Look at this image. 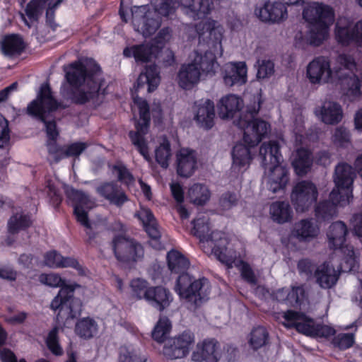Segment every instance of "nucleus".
I'll list each match as a JSON object with an SVG mask.
<instances>
[{"label": "nucleus", "instance_id": "obj_1", "mask_svg": "<svg viewBox=\"0 0 362 362\" xmlns=\"http://www.w3.org/2000/svg\"><path fill=\"white\" fill-rule=\"evenodd\" d=\"M71 70L66 72V79L69 87L66 90V96L73 104L83 105L92 102L95 108L103 102L100 95L107 94L103 88L105 82L101 76L102 69L94 60L86 64L76 61L70 64Z\"/></svg>", "mask_w": 362, "mask_h": 362}, {"label": "nucleus", "instance_id": "obj_2", "mask_svg": "<svg viewBox=\"0 0 362 362\" xmlns=\"http://www.w3.org/2000/svg\"><path fill=\"white\" fill-rule=\"evenodd\" d=\"M196 29L201 28L209 30L206 42L209 49L203 55L197 54L195 59L187 64L182 65L178 74L179 86L185 90L191 89L199 81L201 71L206 74H214L215 66L217 64L216 56L223 54V33L221 24H194Z\"/></svg>", "mask_w": 362, "mask_h": 362}, {"label": "nucleus", "instance_id": "obj_3", "mask_svg": "<svg viewBox=\"0 0 362 362\" xmlns=\"http://www.w3.org/2000/svg\"><path fill=\"white\" fill-rule=\"evenodd\" d=\"M260 109V103L257 107H247L245 115H240L237 120V126L243 130V141L236 144L232 150L233 165L239 170L249 165L252 159L250 148L257 146L268 134L270 124L262 119L255 118Z\"/></svg>", "mask_w": 362, "mask_h": 362}, {"label": "nucleus", "instance_id": "obj_4", "mask_svg": "<svg viewBox=\"0 0 362 362\" xmlns=\"http://www.w3.org/2000/svg\"><path fill=\"white\" fill-rule=\"evenodd\" d=\"M40 281L51 287H59L58 294L53 298L50 308L57 311L58 319L66 320L78 318L81 315L83 303L79 298L74 297L76 288L81 286L76 282H71L62 279L58 274H42Z\"/></svg>", "mask_w": 362, "mask_h": 362}, {"label": "nucleus", "instance_id": "obj_5", "mask_svg": "<svg viewBox=\"0 0 362 362\" xmlns=\"http://www.w3.org/2000/svg\"><path fill=\"white\" fill-rule=\"evenodd\" d=\"M66 107L54 97L49 83L45 82L40 85L35 99L28 105L26 112L45 124L47 141H57L59 132L57 122L54 119L48 121L47 117L59 109L64 110Z\"/></svg>", "mask_w": 362, "mask_h": 362}, {"label": "nucleus", "instance_id": "obj_6", "mask_svg": "<svg viewBox=\"0 0 362 362\" xmlns=\"http://www.w3.org/2000/svg\"><path fill=\"white\" fill-rule=\"evenodd\" d=\"M262 163L270 171L269 190L276 193L284 189L289 181V170L287 166L281 165V146L276 140L263 143L259 148Z\"/></svg>", "mask_w": 362, "mask_h": 362}, {"label": "nucleus", "instance_id": "obj_7", "mask_svg": "<svg viewBox=\"0 0 362 362\" xmlns=\"http://www.w3.org/2000/svg\"><path fill=\"white\" fill-rule=\"evenodd\" d=\"M175 291L180 299L197 308L209 299L211 286L206 277L197 279L189 274H182L177 278Z\"/></svg>", "mask_w": 362, "mask_h": 362}, {"label": "nucleus", "instance_id": "obj_8", "mask_svg": "<svg viewBox=\"0 0 362 362\" xmlns=\"http://www.w3.org/2000/svg\"><path fill=\"white\" fill-rule=\"evenodd\" d=\"M191 233L200 242H212V252L221 262L228 264L229 259L226 255L227 240L223 238V233L219 231H211L209 218L204 216L197 217L192 221Z\"/></svg>", "mask_w": 362, "mask_h": 362}, {"label": "nucleus", "instance_id": "obj_9", "mask_svg": "<svg viewBox=\"0 0 362 362\" xmlns=\"http://www.w3.org/2000/svg\"><path fill=\"white\" fill-rule=\"evenodd\" d=\"M348 234L346 225L341 221L332 223L327 231L329 245L331 249H340L345 254L341 263V269L344 272H351L358 267V260L354 247L344 245Z\"/></svg>", "mask_w": 362, "mask_h": 362}, {"label": "nucleus", "instance_id": "obj_10", "mask_svg": "<svg viewBox=\"0 0 362 362\" xmlns=\"http://www.w3.org/2000/svg\"><path fill=\"white\" fill-rule=\"evenodd\" d=\"M134 102L139 108V118L142 122L135 124L136 131L131 130L128 133L132 144L136 147L138 152L148 162L151 161L149 154L148 144L145 139V134L151 124L150 107L147 101L138 96L134 98Z\"/></svg>", "mask_w": 362, "mask_h": 362}, {"label": "nucleus", "instance_id": "obj_11", "mask_svg": "<svg viewBox=\"0 0 362 362\" xmlns=\"http://www.w3.org/2000/svg\"><path fill=\"white\" fill-rule=\"evenodd\" d=\"M111 246L115 258L122 263L134 264L144 257L143 245L124 233L114 235Z\"/></svg>", "mask_w": 362, "mask_h": 362}, {"label": "nucleus", "instance_id": "obj_12", "mask_svg": "<svg viewBox=\"0 0 362 362\" xmlns=\"http://www.w3.org/2000/svg\"><path fill=\"white\" fill-rule=\"evenodd\" d=\"M194 344V333L190 329H185L166 340L162 354L170 361L182 359L189 356Z\"/></svg>", "mask_w": 362, "mask_h": 362}, {"label": "nucleus", "instance_id": "obj_13", "mask_svg": "<svg viewBox=\"0 0 362 362\" xmlns=\"http://www.w3.org/2000/svg\"><path fill=\"white\" fill-rule=\"evenodd\" d=\"M337 62L345 69L351 71L339 78L341 92L348 97L356 98L362 95V78H360L353 71L356 70L357 64L354 57L348 54H340L337 58Z\"/></svg>", "mask_w": 362, "mask_h": 362}, {"label": "nucleus", "instance_id": "obj_14", "mask_svg": "<svg viewBox=\"0 0 362 362\" xmlns=\"http://www.w3.org/2000/svg\"><path fill=\"white\" fill-rule=\"evenodd\" d=\"M65 194L73 203L74 214L77 221L88 230L86 234L89 240L94 239L95 234L91 231V224L88 218V211L92 208L93 204L89 196L83 191L73 187L66 189Z\"/></svg>", "mask_w": 362, "mask_h": 362}, {"label": "nucleus", "instance_id": "obj_15", "mask_svg": "<svg viewBox=\"0 0 362 362\" xmlns=\"http://www.w3.org/2000/svg\"><path fill=\"white\" fill-rule=\"evenodd\" d=\"M318 191L316 185L309 180L298 182L291 194V202L298 213L308 211L317 202Z\"/></svg>", "mask_w": 362, "mask_h": 362}, {"label": "nucleus", "instance_id": "obj_16", "mask_svg": "<svg viewBox=\"0 0 362 362\" xmlns=\"http://www.w3.org/2000/svg\"><path fill=\"white\" fill-rule=\"evenodd\" d=\"M308 32L304 35L302 31L296 33L294 45L305 49L308 46L317 47L322 45L329 36V25L332 24H307Z\"/></svg>", "mask_w": 362, "mask_h": 362}, {"label": "nucleus", "instance_id": "obj_17", "mask_svg": "<svg viewBox=\"0 0 362 362\" xmlns=\"http://www.w3.org/2000/svg\"><path fill=\"white\" fill-rule=\"evenodd\" d=\"M221 356L220 342L216 338L206 337L197 343L191 359L194 362H218Z\"/></svg>", "mask_w": 362, "mask_h": 362}, {"label": "nucleus", "instance_id": "obj_18", "mask_svg": "<svg viewBox=\"0 0 362 362\" xmlns=\"http://www.w3.org/2000/svg\"><path fill=\"white\" fill-rule=\"evenodd\" d=\"M306 76L312 84L330 82L332 71L329 59L324 56L315 57L307 66Z\"/></svg>", "mask_w": 362, "mask_h": 362}, {"label": "nucleus", "instance_id": "obj_19", "mask_svg": "<svg viewBox=\"0 0 362 362\" xmlns=\"http://www.w3.org/2000/svg\"><path fill=\"white\" fill-rule=\"evenodd\" d=\"M347 195H341L338 190H332L329 200L320 201L315 208V216L318 221L332 219L338 205L344 206L349 204Z\"/></svg>", "mask_w": 362, "mask_h": 362}, {"label": "nucleus", "instance_id": "obj_20", "mask_svg": "<svg viewBox=\"0 0 362 362\" xmlns=\"http://www.w3.org/2000/svg\"><path fill=\"white\" fill-rule=\"evenodd\" d=\"M135 216L142 223L144 229L150 238L148 243L151 247L156 250H162L163 245L160 241L161 233L156 219L151 209L141 207L135 214Z\"/></svg>", "mask_w": 362, "mask_h": 362}, {"label": "nucleus", "instance_id": "obj_21", "mask_svg": "<svg viewBox=\"0 0 362 362\" xmlns=\"http://www.w3.org/2000/svg\"><path fill=\"white\" fill-rule=\"evenodd\" d=\"M355 177V173L352 166L346 163L338 164L334 171V182L336 188L332 190H338L341 195H347L348 201L353 198L352 185Z\"/></svg>", "mask_w": 362, "mask_h": 362}, {"label": "nucleus", "instance_id": "obj_22", "mask_svg": "<svg viewBox=\"0 0 362 362\" xmlns=\"http://www.w3.org/2000/svg\"><path fill=\"white\" fill-rule=\"evenodd\" d=\"M283 317L288 322V327L295 328L298 332L306 336H314L316 324L312 318L308 317L305 314L288 310L284 313Z\"/></svg>", "mask_w": 362, "mask_h": 362}, {"label": "nucleus", "instance_id": "obj_23", "mask_svg": "<svg viewBox=\"0 0 362 362\" xmlns=\"http://www.w3.org/2000/svg\"><path fill=\"white\" fill-rule=\"evenodd\" d=\"M255 14L263 23H279L288 18L286 5L279 2H267L262 7L256 8Z\"/></svg>", "mask_w": 362, "mask_h": 362}, {"label": "nucleus", "instance_id": "obj_24", "mask_svg": "<svg viewBox=\"0 0 362 362\" xmlns=\"http://www.w3.org/2000/svg\"><path fill=\"white\" fill-rule=\"evenodd\" d=\"M194 120L198 126L209 130L214 125L215 106L210 99H202L194 103Z\"/></svg>", "mask_w": 362, "mask_h": 362}, {"label": "nucleus", "instance_id": "obj_25", "mask_svg": "<svg viewBox=\"0 0 362 362\" xmlns=\"http://www.w3.org/2000/svg\"><path fill=\"white\" fill-rule=\"evenodd\" d=\"M160 52V47L154 44L144 42L126 47L123 55L127 58L134 57L137 63H146L153 58H156Z\"/></svg>", "mask_w": 362, "mask_h": 362}, {"label": "nucleus", "instance_id": "obj_26", "mask_svg": "<svg viewBox=\"0 0 362 362\" xmlns=\"http://www.w3.org/2000/svg\"><path fill=\"white\" fill-rule=\"evenodd\" d=\"M303 18L306 23H334V13L332 7L313 2L303 10Z\"/></svg>", "mask_w": 362, "mask_h": 362}, {"label": "nucleus", "instance_id": "obj_27", "mask_svg": "<svg viewBox=\"0 0 362 362\" xmlns=\"http://www.w3.org/2000/svg\"><path fill=\"white\" fill-rule=\"evenodd\" d=\"M336 24L335 39L339 45L342 47H348L352 44L362 47V24H354L351 28V24H346L344 27H340Z\"/></svg>", "mask_w": 362, "mask_h": 362}, {"label": "nucleus", "instance_id": "obj_28", "mask_svg": "<svg viewBox=\"0 0 362 362\" xmlns=\"http://www.w3.org/2000/svg\"><path fill=\"white\" fill-rule=\"evenodd\" d=\"M97 193L111 204L121 207L129 199L126 193L114 181L102 182L96 188Z\"/></svg>", "mask_w": 362, "mask_h": 362}, {"label": "nucleus", "instance_id": "obj_29", "mask_svg": "<svg viewBox=\"0 0 362 362\" xmlns=\"http://www.w3.org/2000/svg\"><path fill=\"white\" fill-rule=\"evenodd\" d=\"M247 68L245 62H233L228 64L223 74V82L227 86H242L247 82Z\"/></svg>", "mask_w": 362, "mask_h": 362}, {"label": "nucleus", "instance_id": "obj_30", "mask_svg": "<svg viewBox=\"0 0 362 362\" xmlns=\"http://www.w3.org/2000/svg\"><path fill=\"white\" fill-rule=\"evenodd\" d=\"M27 43L20 34H6L3 36L0 42L1 53L8 57L21 55L25 51Z\"/></svg>", "mask_w": 362, "mask_h": 362}, {"label": "nucleus", "instance_id": "obj_31", "mask_svg": "<svg viewBox=\"0 0 362 362\" xmlns=\"http://www.w3.org/2000/svg\"><path fill=\"white\" fill-rule=\"evenodd\" d=\"M170 291L162 286H151L148 288L146 300L159 311H163L170 306L173 301Z\"/></svg>", "mask_w": 362, "mask_h": 362}, {"label": "nucleus", "instance_id": "obj_32", "mask_svg": "<svg viewBox=\"0 0 362 362\" xmlns=\"http://www.w3.org/2000/svg\"><path fill=\"white\" fill-rule=\"evenodd\" d=\"M182 11L194 21L203 20L210 11L208 0H181Z\"/></svg>", "mask_w": 362, "mask_h": 362}, {"label": "nucleus", "instance_id": "obj_33", "mask_svg": "<svg viewBox=\"0 0 362 362\" xmlns=\"http://www.w3.org/2000/svg\"><path fill=\"white\" fill-rule=\"evenodd\" d=\"M319 228L314 224L312 218H303L296 222L292 230V235L300 242H309L316 238Z\"/></svg>", "mask_w": 362, "mask_h": 362}, {"label": "nucleus", "instance_id": "obj_34", "mask_svg": "<svg viewBox=\"0 0 362 362\" xmlns=\"http://www.w3.org/2000/svg\"><path fill=\"white\" fill-rule=\"evenodd\" d=\"M243 107V100L234 94L223 97L219 102V115L223 119H232Z\"/></svg>", "mask_w": 362, "mask_h": 362}, {"label": "nucleus", "instance_id": "obj_35", "mask_svg": "<svg viewBox=\"0 0 362 362\" xmlns=\"http://www.w3.org/2000/svg\"><path fill=\"white\" fill-rule=\"evenodd\" d=\"M313 162L312 152L308 148L300 147L296 150L291 165L295 173L302 177L311 170Z\"/></svg>", "mask_w": 362, "mask_h": 362}, {"label": "nucleus", "instance_id": "obj_36", "mask_svg": "<svg viewBox=\"0 0 362 362\" xmlns=\"http://www.w3.org/2000/svg\"><path fill=\"white\" fill-rule=\"evenodd\" d=\"M177 173L189 177L197 168V158L192 150H184L177 155Z\"/></svg>", "mask_w": 362, "mask_h": 362}, {"label": "nucleus", "instance_id": "obj_37", "mask_svg": "<svg viewBox=\"0 0 362 362\" xmlns=\"http://www.w3.org/2000/svg\"><path fill=\"white\" fill-rule=\"evenodd\" d=\"M317 115L325 124H337L342 119L343 111L339 103L326 101L322 105Z\"/></svg>", "mask_w": 362, "mask_h": 362}, {"label": "nucleus", "instance_id": "obj_38", "mask_svg": "<svg viewBox=\"0 0 362 362\" xmlns=\"http://www.w3.org/2000/svg\"><path fill=\"white\" fill-rule=\"evenodd\" d=\"M316 282L322 288H331L337 284L339 274L334 268H331L327 262L320 264L315 271Z\"/></svg>", "mask_w": 362, "mask_h": 362}, {"label": "nucleus", "instance_id": "obj_39", "mask_svg": "<svg viewBox=\"0 0 362 362\" xmlns=\"http://www.w3.org/2000/svg\"><path fill=\"white\" fill-rule=\"evenodd\" d=\"M160 81L158 67L155 64L146 66L144 72L139 76L136 83L137 88H140L145 83L148 86V92H153L158 86Z\"/></svg>", "mask_w": 362, "mask_h": 362}, {"label": "nucleus", "instance_id": "obj_40", "mask_svg": "<svg viewBox=\"0 0 362 362\" xmlns=\"http://www.w3.org/2000/svg\"><path fill=\"white\" fill-rule=\"evenodd\" d=\"M33 223V220L30 214L16 212L8 221V232L11 235L18 234L20 231L28 230L32 226Z\"/></svg>", "mask_w": 362, "mask_h": 362}, {"label": "nucleus", "instance_id": "obj_41", "mask_svg": "<svg viewBox=\"0 0 362 362\" xmlns=\"http://www.w3.org/2000/svg\"><path fill=\"white\" fill-rule=\"evenodd\" d=\"M167 264L171 273L188 274L186 272L189 267V259L177 250L172 249L167 253Z\"/></svg>", "mask_w": 362, "mask_h": 362}, {"label": "nucleus", "instance_id": "obj_42", "mask_svg": "<svg viewBox=\"0 0 362 362\" xmlns=\"http://www.w3.org/2000/svg\"><path fill=\"white\" fill-rule=\"evenodd\" d=\"M270 214L273 221L277 223L289 222L293 218V210L286 201H276L270 206Z\"/></svg>", "mask_w": 362, "mask_h": 362}, {"label": "nucleus", "instance_id": "obj_43", "mask_svg": "<svg viewBox=\"0 0 362 362\" xmlns=\"http://www.w3.org/2000/svg\"><path fill=\"white\" fill-rule=\"evenodd\" d=\"M97 329L98 325L96 322L89 317L79 319L76 322L74 328L76 334L80 338L84 339H88L93 337Z\"/></svg>", "mask_w": 362, "mask_h": 362}, {"label": "nucleus", "instance_id": "obj_44", "mask_svg": "<svg viewBox=\"0 0 362 362\" xmlns=\"http://www.w3.org/2000/svg\"><path fill=\"white\" fill-rule=\"evenodd\" d=\"M191 202L197 206H204L211 197V192L204 184L195 183L188 192Z\"/></svg>", "mask_w": 362, "mask_h": 362}, {"label": "nucleus", "instance_id": "obj_45", "mask_svg": "<svg viewBox=\"0 0 362 362\" xmlns=\"http://www.w3.org/2000/svg\"><path fill=\"white\" fill-rule=\"evenodd\" d=\"M171 329L172 324L168 317H160L152 331V339L159 344L165 343Z\"/></svg>", "mask_w": 362, "mask_h": 362}, {"label": "nucleus", "instance_id": "obj_46", "mask_svg": "<svg viewBox=\"0 0 362 362\" xmlns=\"http://www.w3.org/2000/svg\"><path fill=\"white\" fill-rule=\"evenodd\" d=\"M171 157V144L167 137H164L162 142L155 149L156 161L162 168L167 169Z\"/></svg>", "mask_w": 362, "mask_h": 362}, {"label": "nucleus", "instance_id": "obj_47", "mask_svg": "<svg viewBox=\"0 0 362 362\" xmlns=\"http://www.w3.org/2000/svg\"><path fill=\"white\" fill-rule=\"evenodd\" d=\"M131 19L138 23H148L150 21H158L156 18V11H153L148 5L133 6L130 8Z\"/></svg>", "mask_w": 362, "mask_h": 362}, {"label": "nucleus", "instance_id": "obj_48", "mask_svg": "<svg viewBox=\"0 0 362 362\" xmlns=\"http://www.w3.org/2000/svg\"><path fill=\"white\" fill-rule=\"evenodd\" d=\"M269 334L267 329L263 326L254 327L250 332L249 344L254 350H258L267 344Z\"/></svg>", "mask_w": 362, "mask_h": 362}, {"label": "nucleus", "instance_id": "obj_49", "mask_svg": "<svg viewBox=\"0 0 362 362\" xmlns=\"http://www.w3.org/2000/svg\"><path fill=\"white\" fill-rule=\"evenodd\" d=\"M59 327L54 325L47 334L45 339V344L49 351L56 356H61L64 354L62 346L59 343Z\"/></svg>", "mask_w": 362, "mask_h": 362}, {"label": "nucleus", "instance_id": "obj_50", "mask_svg": "<svg viewBox=\"0 0 362 362\" xmlns=\"http://www.w3.org/2000/svg\"><path fill=\"white\" fill-rule=\"evenodd\" d=\"M52 0H31L25 8V13L31 21H37L43 11L50 6Z\"/></svg>", "mask_w": 362, "mask_h": 362}, {"label": "nucleus", "instance_id": "obj_51", "mask_svg": "<svg viewBox=\"0 0 362 362\" xmlns=\"http://www.w3.org/2000/svg\"><path fill=\"white\" fill-rule=\"evenodd\" d=\"M153 11H156V18L158 16L163 17L171 16L175 11V0H151Z\"/></svg>", "mask_w": 362, "mask_h": 362}, {"label": "nucleus", "instance_id": "obj_52", "mask_svg": "<svg viewBox=\"0 0 362 362\" xmlns=\"http://www.w3.org/2000/svg\"><path fill=\"white\" fill-rule=\"evenodd\" d=\"M111 169L112 172L117 173V180L121 183L129 186L134 181V175L122 161L117 162Z\"/></svg>", "mask_w": 362, "mask_h": 362}, {"label": "nucleus", "instance_id": "obj_53", "mask_svg": "<svg viewBox=\"0 0 362 362\" xmlns=\"http://www.w3.org/2000/svg\"><path fill=\"white\" fill-rule=\"evenodd\" d=\"M46 146L48 154L54 163H58L62 160L67 158L66 145L61 146L57 144V141H47Z\"/></svg>", "mask_w": 362, "mask_h": 362}, {"label": "nucleus", "instance_id": "obj_54", "mask_svg": "<svg viewBox=\"0 0 362 362\" xmlns=\"http://www.w3.org/2000/svg\"><path fill=\"white\" fill-rule=\"evenodd\" d=\"M355 343V334L354 333H339L334 335L332 344L339 350H346L353 346Z\"/></svg>", "mask_w": 362, "mask_h": 362}, {"label": "nucleus", "instance_id": "obj_55", "mask_svg": "<svg viewBox=\"0 0 362 362\" xmlns=\"http://www.w3.org/2000/svg\"><path fill=\"white\" fill-rule=\"evenodd\" d=\"M119 362H146V359L137 354L132 346H122L119 349Z\"/></svg>", "mask_w": 362, "mask_h": 362}, {"label": "nucleus", "instance_id": "obj_56", "mask_svg": "<svg viewBox=\"0 0 362 362\" xmlns=\"http://www.w3.org/2000/svg\"><path fill=\"white\" fill-rule=\"evenodd\" d=\"M305 298V291L303 286H293L291 290L287 289L286 293V303L291 305H300Z\"/></svg>", "mask_w": 362, "mask_h": 362}, {"label": "nucleus", "instance_id": "obj_57", "mask_svg": "<svg viewBox=\"0 0 362 362\" xmlns=\"http://www.w3.org/2000/svg\"><path fill=\"white\" fill-rule=\"evenodd\" d=\"M257 77L259 79L270 78L274 74V63L270 59L258 60Z\"/></svg>", "mask_w": 362, "mask_h": 362}, {"label": "nucleus", "instance_id": "obj_58", "mask_svg": "<svg viewBox=\"0 0 362 362\" xmlns=\"http://www.w3.org/2000/svg\"><path fill=\"white\" fill-rule=\"evenodd\" d=\"M239 202V196L234 192L227 191L223 193L219 199V205L224 210H229L236 206Z\"/></svg>", "mask_w": 362, "mask_h": 362}, {"label": "nucleus", "instance_id": "obj_59", "mask_svg": "<svg viewBox=\"0 0 362 362\" xmlns=\"http://www.w3.org/2000/svg\"><path fill=\"white\" fill-rule=\"evenodd\" d=\"M130 286L134 294L138 299H146L149 287H148V282L146 280L141 279H133Z\"/></svg>", "mask_w": 362, "mask_h": 362}, {"label": "nucleus", "instance_id": "obj_60", "mask_svg": "<svg viewBox=\"0 0 362 362\" xmlns=\"http://www.w3.org/2000/svg\"><path fill=\"white\" fill-rule=\"evenodd\" d=\"M59 24H37L35 35L38 41L43 42L51 38L50 30L54 31Z\"/></svg>", "mask_w": 362, "mask_h": 362}, {"label": "nucleus", "instance_id": "obj_61", "mask_svg": "<svg viewBox=\"0 0 362 362\" xmlns=\"http://www.w3.org/2000/svg\"><path fill=\"white\" fill-rule=\"evenodd\" d=\"M47 187L48 189L47 194L50 199V202H51L52 204L55 208L59 207L62 202V196L60 192V190L50 180H49L47 182Z\"/></svg>", "mask_w": 362, "mask_h": 362}, {"label": "nucleus", "instance_id": "obj_62", "mask_svg": "<svg viewBox=\"0 0 362 362\" xmlns=\"http://www.w3.org/2000/svg\"><path fill=\"white\" fill-rule=\"evenodd\" d=\"M333 142L339 146H344L350 142L349 132L344 127H337L333 135Z\"/></svg>", "mask_w": 362, "mask_h": 362}, {"label": "nucleus", "instance_id": "obj_63", "mask_svg": "<svg viewBox=\"0 0 362 362\" xmlns=\"http://www.w3.org/2000/svg\"><path fill=\"white\" fill-rule=\"evenodd\" d=\"M242 279L251 285L257 284V279L251 268L250 265L244 261H241V268L240 269Z\"/></svg>", "mask_w": 362, "mask_h": 362}, {"label": "nucleus", "instance_id": "obj_64", "mask_svg": "<svg viewBox=\"0 0 362 362\" xmlns=\"http://www.w3.org/2000/svg\"><path fill=\"white\" fill-rule=\"evenodd\" d=\"M88 146L86 142L76 141L66 145L67 158L79 156Z\"/></svg>", "mask_w": 362, "mask_h": 362}]
</instances>
